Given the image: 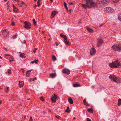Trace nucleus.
I'll use <instances>...</instances> for the list:
<instances>
[{
    "instance_id": "44",
    "label": "nucleus",
    "mask_w": 121,
    "mask_h": 121,
    "mask_svg": "<svg viewBox=\"0 0 121 121\" xmlns=\"http://www.w3.org/2000/svg\"><path fill=\"white\" fill-rule=\"evenodd\" d=\"M84 104L85 105H87L88 106H89V104H88V103H87L86 102V103H85V104Z\"/></svg>"
},
{
    "instance_id": "32",
    "label": "nucleus",
    "mask_w": 121,
    "mask_h": 121,
    "mask_svg": "<svg viewBox=\"0 0 121 121\" xmlns=\"http://www.w3.org/2000/svg\"><path fill=\"white\" fill-rule=\"evenodd\" d=\"M13 11L17 13V11L16 10V8L15 7L14 5H13Z\"/></svg>"
},
{
    "instance_id": "59",
    "label": "nucleus",
    "mask_w": 121,
    "mask_h": 121,
    "mask_svg": "<svg viewBox=\"0 0 121 121\" xmlns=\"http://www.w3.org/2000/svg\"><path fill=\"white\" fill-rule=\"evenodd\" d=\"M75 119H76V118H75V117H74L73 118V120H75Z\"/></svg>"
},
{
    "instance_id": "11",
    "label": "nucleus",
    "mask_w": 121,
    "mask_h": 121,
    "mask_svg": "<svg viewBox=\"0 0 121 121\" xmlns=\"http://www.w3.org/2000/svg\"><path fill=\"white\" fill-rule=\"evenodd\" d=\"M2 34L3 37L5 38L7 36V34L6 32V29L4 30L3 31Z\"/></svg>"
},
{
    "instance_id": "2",
    "label": "nucleus",
    "mask_w": 121,
    "mask_h": 121,
    "mask_svg": "<svg viewBox=\"0 0 121 121\" xmlns=\"http://www.w3.org/2000/svg\"><path fill=\"white\" fill-rule=\"evenodd\" d=\"M112 49L115 51H121V45L115 44L112 47Z\"/></svg>"
},
{
    "instance_id": "12",
    "label": "nucleus",
    "mask_w": 121,
    "mask_h": 121,
    "mask_svg": "<svg viewBox=\"0 0 121 121\" xmlns=\"http://www.w3.org/2000/svg\"><path fill=\"white\" fill-rule=\"evenodd\" d=\"M5 58L6 59H13V57L12 56H11L10 54H5Z\"/></svg>"
},
{
    "instance_id": "20",
    "label": "nucleus",
    "mask_w": 121,
    "mask_h": 121,
    "mask_svg": "<svg viewBox=\"0 0 121 121\" xmlns=\"http://www.w3.org/2000/svg\"><path fill=\"white\" fill-rule=\"evenodd\" d=\"M60 36L62 37L63 38H64V39H66L67 37L66 36L64 35L63 33H61L60 34Z\"/></svg>"
},
{
    "instance_id": "56",
    "label": "nucleus",
    "mask_w": 121,
    "mask_h": 121,
    "mask_svg": "<svg viewBox=\"0 0 121 121\" xmlns=\"http://www.w3.org/2000/svg\"><path fill=\"white\" fill-rule=\"evenodd\" d=\"M37 6V5H35V6L34 7L35 8Z\"/></svg>"
},
{
    "instance_id": "29",
    "label": "nucleus",
    "mask_w": 121,
    "mask_h": 121,
    "mask_svg": "<svg viewBox=\"0 0 121 121\" xmlns=\"http://www.w3.org/2000/svg\"><path fill=\"white\" fill-rule=\"evenodd\" d=\"M118 19L120 20L121 21V13L120 14L118 15Z\"/></svg>"
},
{
    "instance_id": "43",
    "label": "nucleus",
    "mask_w": 121,
    "mask_h": 121,
    "mask_svg": "<svg viewBox=\"0 0 121 121\" xmlns=\"http://www.w3.org/2000/svg\"><path fill=\"white\" fill-rule=\"evenodd\" d=\"M15 25V23L14 22H13V21L12 22V25L13 26Z\"/></svg>"
},
{
    "instance_id": "6",
    "label": "nucleus",
    "mask_w": 121,
    "mask_h": 121,
    "mask_svg": "<svg viewBox=\"0 0 121 121\" xmlns=\"http://www.w3.org/2000/svg\"><path fill=\"white\" fill-rule=\"evenodd\" d=\"M24 25L23 26L24 27L27 29H29L31 28L30 26L31 25V24L27 21H25L24 23Z\"/></svg>"
},
{
    "instance_id": "10",
    "label": "nucleus",
    "mask_w": 121,
    "mask_h": 121,
    "mask_svg": "<svg viewBox=\"0 0 121 121\" xmlns=\"http://www.w3.org/2000/svg\"><path fill=\"white\" fill-rule=\"evenodd\" d=\"M96 52V50L94 48H92L90 50V53L91 55L95 54Z\"/></svg>"
},
{
    "instance_id": "39",
    "label": "nucleus",
    "mask_w": 121,
    "mask_h": 121,
    "mask_svg": "<svg viewBox=\"0 0 121 121\" xmlns=\"http://www.w3.org/2000/svg\"><path fill=\"white\" fill-rule=\"evenodd\" d=\"M67 3H66L64 2V5L65 8L67 7Z\"/></svg>"
},
{
    "instance_id": "17",
    "label": "nucleus",
    "mask_w": 121,
    "mask_h": 121,
    "mask_svg": "<svg viewBox=\"0 0 121 121\" xmlns=\"http://www.w3.org/2000/svg\"><path fill=\"white\" fill-rule=\"evenodd\" d=\"M68 100L69 102V103L71 104H73V101L71 97H69L68 98Z\"/></svg>"
},
{
    "instance_id": "55",
    "label": "nucleus",
    "mask_w": 121,
    "mask_h": 121,
    "mask_svg": "<svg viewBox=\"0 0 121 121\" xmlns=\"http://www.w3.org/2000/svg\"><path fill=\"white\" fill-rule=\"evenodd\" d=\"M15 0L17 2H18L19 1V0Z\"/></svg>"
},
{
    "instance_id": "4",
    "label": "nucleus",
    "mask_w": 121,
    "mask_h": 121,
    "mask_svg": "<svg viewBox=\"0 0 121 121\" xmlns=\"http://www.w3.org/2000/svg\"><path fill=\"white\" fill-rule=\"evenodd\" d=\"M86 2L88 7L89 8L95 7L97 6L96 4L94 3L92 1L90 0L86 1Z\"/></svg>"
},
{
    "instance_id": "25",
    "label": "nucleus",
    "mask_w": 121,
    "mask_h": 121,
    "mask_svg": "<svg viewBox=\"0 0 121 121\" xmlns=\"http://www.w3.org/2000/svg\"><path fill=\"white\" fill-rule=\"evenodd\" d=\"M70 110H69V106H68L67 107V108L65 110V111L66 112L68 113H69L70 112Z\"/></svg>"
},
{
    "instance_id": "36",
    "label": "nucleus",
    "mask_w": 121,
    "mask_h": 121,
    "mask_svg": "<svg viewBox=\"0 0 121 121\" xmlns=\"http://www.w3.org/2000/svg\"><path fill=\"white\" fill-rule=\"evenodd\" d=\"M11 70L10 69H9L8 70V74H11Z\"/></svg>"
},
{
    "instance_id": "49",
    "label": "nucleus",
    "mask_w": 121,
    "mask_h": 121,
    "mask_svg": "<svg viewBox=\"0 0 121 121\" xmlns=\"http://www.w3.org/2000/svg\"><path fill=\"white\" fill-rule=\"evenodd\" d=\"M37 79L36 77H35L34 78V79H33V81H34V80H36Z\"/></svg>"
},
{
    "instance_id": "1",
    "label": "nucleus",
    "mask_w": 121,
    "mask_h": 121,
    "mask_svg": "<svg viewBox=\"0 0 121 121\" xmlns=\"http://www.w3.org/2000/svg\"><path fill=\"white\" fill-rule=\"evenodd\" d=\"M109 66L111 68H117L121 66V64L117 59L112 63H110Z\"/></svg>"
},
{
    "instance_id": "41",
    "label": "nucleus",
    "mask_w": 121,
    "mask_h": 121,
    "mask_svg": "<svg viewBox=\"0 0 121 121\" xmlns=\"http://www.w3.org/2000/svg\"><path fill=\"white\" fill-rule=\"evenodd\" d=\"M29 121H33L32 117H30Z\"/></svg>"
},
{
    "instance_id": "53",
    "label": "nucleus",
    "mask_w": 121,
    "mask_h": 121,
    "mask_svg": "<svg viewBox=\"0 0 121 121\" xmlns=\"http://www.w3.org/2000/svg\"><path fill=\"white\" fill-rule=\"evenodd\" d=\"M51 2H52L53 0H50Z\"/></svg>"
},
{
    "instance_id": "50",
    "label": "nucleus",
    "mask_w": 121,
    "mask_h": 121,
    "mask_svg": "<svg viewBox=\"0 0 121 121\" xmlns=\"http://www.w3.org/2000/svg\"><path fill=\"white\" fill-rule=\"evenodd\" d=\"M13 60H9V61L10 62H11Z\"/></svg>"
},
{
    "instance_id": "45",
    "label": "nucleus",
    "mask_w": 121,
    "mask_h": 121,
    "mask_svg": "<svg viewBox=\"0 0 121 121\" xmlns=\"http://www.w3.org/2000/svg\"><path fill=\"white\" fill-rule=\"evenodd\" d=\"M87 121H91V120L89 118H87Z\"/></svg>"
},
{
    "instance_id": "9",
    "label": "nucleus",
    "mask_w": 121,
    "mask_h": 121,
    "mask_svg": "<svg viewBox=\"0 0 121 121\" xmlns=\"http://www.w3.org/2000/svg\"><path fill=\"white\" fill-rule=\"evenodd\" d=\"M62 71L64 73L68 75L69 74L70 72V71L69 70L66 68L64 69H63Z\"/></svg>"
},
{
    "instance_id": "30",
    "label": "nucleus",
    "mask_w": 121,
    "mask_h": 121,
    "mask_svg": "<svg viewBox=\"0 0 121 121\" xmlns=\"http://www.w3.org/2000/svg\"><path fill=\"white\" fill-rule=\"evenodd\" d=\"M41 1V0H38V1L37 2V4H38V5L37 6L38 7H39L41 5V4H40V2Z\"/></svg>"
},
{
    "instance_id": "23",
    "label": "nucleus",
    "mask_w": 121,
    "mask_h": 121,
    "mask_svg": "<svg viewBox=\"0 0 121 121\" xmlns=\"http://www.w3.org/2000/svg\"><path fill=\"white\" fill-rule=\"evenodd\" d=\"M121 105V99L119 98L118 101V105L119 106Z\"/></svg>"
},
{
    "instance_id": "34",
    "label": "nucleus",
    "mask_w": 121,
    "mask_h": 121,
    "mask_svg": "<svg viewBox=\"0 0 121 121\" xmlns=\"http://www.w3.org/2000/svg\"><path fill=\"white\" fill-rule=\"evenodd\" d=\"M33 22L34 24L35 25H36V23L37 22L34 19H33Z\"/></svg>"
},
{
    "instance_id": "60",
    "label": "nucleus",
    "mask_w": 121,
    "mask_h": 121,
    "mask_svg": "<svg viewBox=\"0 0 121 121\" xmlns=\"http://www.w3.org/2000/svg\"><path fill=\"white\" fill-rule=\"evenodd\" d=\"M34 0L35 2H36L37 1V0Z\"/></svg>"
},
{
    "instance_id": "63",
    "label": "nucleus",
    "mask_w": 121,
    "mask_h": 121,
    "mask_svg": "<svg viewBox=\"0 0 121 121\" xmlns=\"http://www.w3.org/2000/svg\"><path fill=\"white\" fill-rule=\"evenodd\" d=\"M8 8H7V10H8L9 9V5H8Z\"/></svg>"
},
{
    "instance_id": "16",
    "label": "nucleus",
    "mask_w": 121,
    "mask_h": 121,
    "mask_svg": "<svg viewBox=\"0 0 121 121\" xmlns=\"http://www.w3.org/2000/svg\"><path fill=\"white\" fill-rule=\"evenodd\" d=\"M56 73H52L50 74L49 75L50 77L52 78H54L56 77Z\"/></svg>"
},
{
    "instance_id": "18",
    "label": "nucleus",
    "mask_w": 121,
    "mask_h": 121,
    "mask_svg": "<svg viewBox=\"0 0 121 121\" xmlns=\"http://www.w3.org/2000/svg\"><path fill=\"white\" fill-rule=\"evenodd\" d=\"M73 86L74 87H77L80 86V85L79 83H76L73 85Z\"/></svg>"
},
{
    "instance_id": "61",
    "label": "nucleus",
    "mask_w": 121,
    "mask_h": 121,
    "mask_svg": "<svg viewBox=\"0 0 121 121\" xmlns=\"http://www.w3.org/2000/svg\"><path fill=\"white\" fill-rule=\"evenodd\" d=\"M27 99L28 100H30V98H28Z\"/></svg>"
},
{
    "instance_id": "15",
    "label": "nucleus",
    "mask_w": 121,
    "mask_h": 121,
    "mask_svg": "<svg viewBox=\"0 0 121 121\" xmlns=\"http://www.w3.org/2000/svg\"><path fill=\"white\" fill-rule=\"evenodd\" d=\"M86 28L88 31L90 33H93L94 31L93 30L90 28L86 26Z\"/></svg>"
},
{
    "instance_id": "54",
    "label": "nucleus",
    "mask_w": 121,
    "mask_h": 121,
    "mask_svg": "<svg viewBox=\"0 0 121 121\" xmlns=\"http://www.w3.org/2000/svg\"><path fill=\"white\" fill-rule=\"evenodd\" d=\"M81 22V20H80V21H79V22L78 23V24H79Z\"/></svg>"
},
{
    "instance_id": "46",
    "label": "nucleus",
    "mask_w": 121,
    "mask_h": 121,
    "mask_svg": "<svg viewBox=\"0 0 121 121\" xmlns=\"http://www.w3.org/2000/svg\"><path fill=\"white\" fill-rule=\"evenodd\" d=\"M83 102L84 104H85V103H86V99H85L83 101Z\"/></svg>"
},
{
    "instance_id": "3",
    "label": "nucleus",
    "mask_w": 121,
    "mask_h": 121,
    "mask_svg": "<svg viewBox=\"0 0 121 121\" xmlns=\"http://www.w3.org/2000/svg\"><path fill=\"white\" fill-rule=\"evenodd\" d=\"M109 78L113 81L116 83H120L121 82V80L119 77L117 78L116 76L112 75L109 76Z\"/></svg>"
},
{
    "instance_id": "7",
    "label": "nucleus",
    "mask_w": 121,
    "mask_h": 121,
    "mask_svg": "<svg viewBox=\"0 0 121 121\" xmlns=\"http://www.w3.org/2000/svg\"><path fill=\"white\" fill-rule=\"evenodd\" d=\"M104 10L106 13H111L113 11V9L110 7H107L104 9Z\"/></svg>"
},
{
    "instance_id": "52",
    "label": "nucleus",
    "mask_w": 121,
    "mask_h": 121,
    "mask_svg": "<svg viewBox=\"0 0 121 121\" xmlns=\"http://www.w3.org/2000/svg\"><path fill=\"white\" fill-rule=\"evenodd\" d=\"M66 10L68 11V8L67 7H66Z\"/></svg>"
},
{
    "instance_id": "31",
    "label": "nucleus",
    "mask_w": 121,
    "mask_h": 121,
    "mask_svg": "<svg viewBox=\"0 0 121 121\" xmlns=\"http://www.w3.org/2000/svg\"><path fill=\"white\" fill-rule=\"evenodd\" d=\"M82 7H83L84 8L86 9L87 7H88L87 5H86V4H82Z\"/></svg>"
},
{
    "instance_id": "26",
    "label": "nucleus",
    "mask_w": 121,
    "mask_h": 121,
    "mask_svg": "<svg viewBox=\"0 0 121 121\" xmlns=\"http://www.w3.org/2000/svg\"><path fill=\"white\" fill-rule=\"evenodd\" d=\"M52 60H56V58L55 56L53 55L52 56Z\"/></svg>"
},
{
    "instance_id": "51",
    "label": "nucleus",
    "mask_w": 121,
    "mask_h": 121,
    "mask_svg": "<svg viewBox=\"0 0 121 121\" xmlns=\"http://www.w3.org/2000/svg\"><path fill=\"white\" fill-rule=\"evenodd\" d=\"M26 118V116H25L24 117V118L23 119L24 120Z\"/></svg>"
},
{
    "instance_id": "47",
    "label": "nucleus",
    "mask_w": 121,
    "mask_h": 121,
    "mask_svg": "<svg viewBox=\"0 0 121 121\" xmlns=\"http://www.w3.org/2000/svg\"><path fill=\"white\" fill-rule=\"evenodd\" d=\"M26 76L27 77H28L30 75V74L29 73H26Z\"/></svg>"
},
{
    "instance_id": "14",
    "label": "nucleus",
    "mask_w": 121,
    "mask_h": 121,
    "mask_svg": "<svg viewBox=\"0 0 121 121\" xmlns=\"http://www.w3.org/2000/svg\"><path fill=\"white\" fill-rule=\"evenodd\" d=\"M57 13V12L55 11H53L51 13V18H53L55 15Z\"/></svg>"
},
{
    "instance_id": "58",
    "label": "nucleus",
    "mask_w": 121,
    "mask_h": 121,
    "mask_svg": "<svg viewBox=\"0 0 121 121\" xmlns=\"http://www.w3.org/2000/svg\"><path fill=\"white\" fill-rule=\"evenodd\" d=\"M56 45H57V46H58V44L57 43H56Z\"/></svg>"
},
{
    "instance_id": "37",
    "label": "nucleus",
    "mask_w": 121,
    "mask_h": 121,
    "mask_svg": "<svg viewBox=\"0 0 121 121\" xmlns=\"http://www.w3.org/2000/svg\"><path fill=\"white\" fill-rule=\"evenodd\" d=\"M55 117H56V118H58L59 119H60V118L61 117L60 116H59V115L55 116Z\"/></svg>"
},
{
    "instance_id": "40",
    "label": "nucleus",
    "mask_w": 121,
    "mask_h": 121,
    "mask_svg": "<svg viewBox=\"0 0 121 121\" xmlns=\"http://www.w3.org/2000/svg\"><path fill=\"white\" fill-rule=\"evenodd\" d=\"M37 49V48H34V49L33 51V52L34 53H35L36 52V50Z\"/></svg>"
},
{
    "instance_id": "28",
    "label": "nucleus",
    "mask_w": 121,
    "mask_h": 121,
    "mask_svg": "<svg viewBox=\"0 0 121 121\" xmlns=\"http://www.w3.org/2000/svg\"><path fill=\"white\" fill-rule=\"evenodd\" d=\"M9 87H7L6 89H5V92L7 93L9 92Z\"/></svg>"
},
{
    "instance_id": "42",
    "label": "nucleus",
    "mask_w": 121,
    "mask_h": 121,
    "mask_svg": "<svg viewBox=\"0 0 121 121\" xmlns=\"http://www.w3.org/2000/svg\"><path fill=\"white\" fill-rule=\"evenodd\" d=\"M16 38H17V37L15 35H14L13 36V39H15Z\"/></svg>"
},
{
    "instance_id": "38",
    "label": "nucleus",
    "mask_w": 121,
    "mask_h": 121,
    "mask_svg": "<svg viewBox=\"0 0 121 121\" xmlns=\"http://www.w3.org/2000/svg\"><path fill=\"white\" fill-rule=\"evenodd\" d=\"M32 70L31 69L30 70L28 71L26 73H29L30 74V72H31Z\"/></svg>"
},
{
    "instance_id": "48",
    "label": "nucleus",
    "mask_w": 121,
    "mask_h": 121,
    "mask_svg": "<svg viewBox=\"0 0 121 121\" xmlns=\"http://www.w3.org/2000/svg\"><path fill=\"white\" fill-rule=\"evenodd\" d=\"M69 4L70 5H72L73 4V3L72 2H70L69 3Z\"/></svg>"
},
{
    "instance_id": "19",
    "label": "nucleus",
    "mask_w": 121,
    "mask_h": 121,
    "mask_svg": "<svg viewBox=\"0 0 121 121\" xmlns=\"http://www.w3.org/2000/svg\"><path fill=\"white\" fill-rule=\"evenodd\" d=\"M23 81H19V85H20V87H22L23 86V84H24V83H23Z\"/></svg>"
},
{
    "instance_id": "57",
    "label": "nucleus",
    "mask_w": 121,
    "mask_h": 121,
    "mask_svg": "<svg viewBox=\"0 0 121 121\" xmlns=\"http://www.w3.org/2000/svg\"><path fill=\"white\" fill-rule=\"evenodd\" d=\"M2 103V101H0V105Z\"/></svg>"
},
{
    "instance_id": "22",
    "label": "nucleus",
    "mask_w": 121,
    "mask_h": 121,
    "mask_svg": "<svg viewBox=\"0 0 121 121\" xmlns=\"http://www.w3.org/2000/svg\"><path fill=\"white\" fill-rule=\"evenodd\" d=\"M38 61H39L38 60H35L31 62H30V63L33 64L34 63H35L36 64H37V63L38 62Z\"/></svg>"
},
{
    "instance_id": "21",
    "label": "nucleus",
    "mask_w": 121,
    "mask_h": 121,
    "mask_svg": "<svg viewBox=\"0 0 121 121\" xmlns=\"http://www.w3.org/2000/svg\"><path fill=\"white\" fill-rule=\"evenodd\" d=\"M67 38H66V39H64V41L65 43V44L67 45H69V42L68 41H67Z\"/></svg>"
},
{
    "instance_id": "64",
    "label": "nucleus",
    "mask_w": 121,
    "mask_h": 121,
    "mask_svg": "<svg viewBox=\"0 0 121 121\" xmlns=\"http://www.w3.org/2000/svg\"><path fill=\"white\" fill-rule=\"evenodd\" d=\"M103 25V24H102V25H100V26H102Z\"/></svg>"
},
{
    "instance_id": "62",
    "label": "nucleus",
    "mask_w": 121,
    "mask_h": 121,
    "mask_svg": "<svg viewBox=\"0 0 121 121\" xmlns=\"http://www.w3.org/2000/svg\"><path fill=\"white\" fill-rule=\"evenodd\" d=\"M0 58L1 59L2 58V57L1 56H0Z\"/></svg>"
},
{
    "instance_id": "24",
    "label": "nucleus",
    "mask_w": 121,
    "mask_h": 121,
    "mask_svg": "<svg viewBox=\"0 0 121 121\" xmlns=\"http://www.w3.org/2000/svg\"><path fill=\"white\" fill-rule=\"evenodd\" d=\"M87 111L91 113H93V110L92 108L90 109H88Z\"/></svg>"
},
{
    "instance_id": "35",
    "label": "nucleus",
    "mask_w": 121,
    "mask_h": 121,
    "mask_svg": "<svg viewBox=\"0 0 121 121\" xmlns=\"http://www.w3.org/2000/svg\"><path fill=\"white\" fill-rule=\"evenodd\" d=\"M22 5H21V6H22L24 5L26 7L27 6V5L26 4L22 2Z\"/></svg>"
},
{
    "instance_id": "27",
    "label": "nucleus",
    "mask_w": 121,
    "mask_h": 121,
    "mask_svg": "<svg viewBox=\"0 0 121 121\" xmlns=\"http://www.w3.org/2000/svg\"><path fill=\"white\" fill-rule=\"evenodd\" d=\"M24 56L25 54L24 53H21V54L20 55V56L22 58H25V57H24Z\"/></svg>"
},
{
    "instance_id": "8",
    "label": "nucleus",
    "mask_w": 121,
    "mask_h": 121,
    "mask_svg": "<svg viewBox=\"0 0 121 121\" xmlns=\"http://www.w3.org/2000/svg\"><path fill=\"white\" fill-rule=\"evenodd\" d=\"M97 46L99 47L101 46L103 43V41L102 38H100L97 39Z\"/></svg>"
},
{
    "instance_id": "33",
    "label": "nucleus",
    "mask_w": 121,
    "mask_h": 121,
    "mask_svg": "<svg viewBox=\"0 0 121 121\" xmlns=\"http://www.w3.org/2000/svg\"><path fill=\"white\" fill-rule=\"evenodd\" d=\"M40 99L41 100L43 101H45V100L44 99V98L43 97L41 96L40 97Z\"/></svg>"
},
{
    "instance_id": "5",
    "label": "nucleus",
    "mask_w": 121,
    "mask_h": 121,
    "mask_svg": "<svg viewBox=\"0 0 121 121\" xmlns=\"http://www.w3.org/2000/svg\"><path fill=\"white\" fill-rule=\"evenodd\" d=\"M109 0H102L99 3V4L102 6L103 5L106 6L109 3Z\"/></svg>"
},
{
    "instance_id": "13",
    "label": "nucleus",
    "mask_w": 121,
    "mask_h": 121,
    "mask_svg": "<svg viewBox=\"0 0 121 121\" xmlns=\"http://www.w3.org/2000/svg\"><path fill=\"white\" fill-rule=\"evenodd\" d=\"M57 95H54L51 98V100L53 102H56V99H57Z\"/></svg>"
}]
</instances>
